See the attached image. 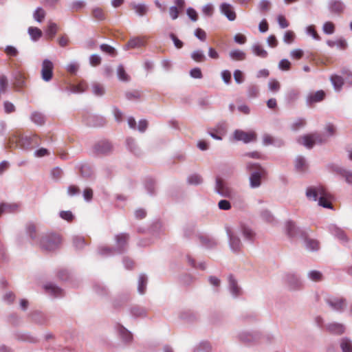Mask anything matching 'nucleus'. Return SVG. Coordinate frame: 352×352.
Wrapping results in <instances>:
<instances>
[{"label":"nucleus","instance_id":"17","mask_svg":"<svg viewBox=\"0 0 352 352\" xmlns=\"http://www.w3.org/2000/svg\"><path fill=\"white\" fill-rule=\"evenodd\" d=\"M112 144L108 140H100L93 147L94 153L96 155H106L112 151Z\"/></svg>","mask_w":352,"mask_h":352},{"label":"nucleus","instance_id":"16","mask_svg":"<svg viewBox=\"0 0 352 352\" xmlns=\"http://www.w3.org/2000/svg\"><path fill=\"white\" fill-rule=\"evenodd\" d=\"M234 139L236 141H242L247 144L256 140V133L254 132H245L240 129H236L233 133Z\"/></svg>","mask_w":352,"mask_h":352},{"label":"nucleus","instance_id":"54","mask_svg":"<svg viewBox=\"0 0 352 352\" xmlns=\"http://www.w3.org/2000/svg\"><path fill=\"white\" fill-rule=\"evenodd\" d=\"M195 234V226L193 223H188L184 227V236L190 239Z\"/></svg>","mask_w":352,"mask_h":352},{"label":"nucleus","instance_id":"59","mask_svg":"<svg viewBox=\"0 0 352 352\" xmlns=\"http://www.w3.org/2000/svg\"><path fill=\"white\" fill-rule=\"evenodd\" d=\"M92 92L96 96H102L105 93L104 87L99 83L92 85Z\"/></svg>","mask_w":352,"mask_h":352},{"label":"nucleus","instance_id":"11","mask_svg":"<svg viewBox=\"0 0 352 352\" xmlns=\"http://www.w3.org/2000/svg\"><path fill=\"white\" fill-rule=\"evenodd\" d=\"M239 230L245 241L253 243L256 239L255 230L249 224L242 222L239 226Z\"/></svg>","mask_w":352,"mask_h":352},{"label":"nucleus","instance_id":"40","mask_svg":"<svg viewBox=\"0 0 352 352\" xmlns=\"http://www.w3.org/2000/svg\"><path fill=\"white\" fill-rule=\"evenodd\" d=\"M147 282L148 278L146 274H141L139 276L138 283V291L140 294H144L145 293Z\"/></svg>","mask_w":352,"mask_h":352},{"label":"nucleus","instance_id":"46","mask_svg":"<svg viewBox=\"0 0 352 352\" xmlns=\"http://www.w3.org/2000/svg\"><path fill=\"white\" fill-rule=\"evenodd\" d=\"M46 15V12L41 7H38L33 12V19L38 23H42Z\"/></svg>","mask_w":352,"mask_h":352},{"label":"nucleus","instance_id":"64","mask_svg":"<svg viewBox=\"0 0 352 352\" xmlns=\"http://www.w3.org/2000/svg\"><path fill=\"white\" fill-rule=\"evenodd\" d=\"M299 96V91L296 89H290L286 95V99L288 102H294L298 99Z\"/></svg>","mask_w":352,"mask_h":352},{"label":"nucleus","instance_id":"10","mask_svg":"<svg viewBox=\"0 0 352 352\" xmlns=\"http://www.w3.org/2000/svg\"><path fill=\"white\" fill-rule=\"evenodd\" d=\"M326 303L335 311L342 313L347 305L346 300L344 298L329 297L325 299Z\"/></svg>","mask_w":352,"mask_h":352},{"label":"nucleus","instance_id":"27","mask_svg":"<svg viewBox=\"0 0 352 352\" xmlns=\"http://www.w3.org/2000/svg\"><path fill=\"white\" fill-rule=\"evenodd\" d=\"M326 329L331 333L340 336L345 331V326L339 322H331L326 325Z\"/></svg>","mask_w":352,"mask_h":352},{"label":"nucleus","instance_id":"57","mask_svg":"<svg viewBox=\"0 0 352 352\" xmlns=\"http://www.w3.org/2000/svg\"><path fill=\"white\" fill-rule=\"evenodd\" d=\"M307 277L314 282H319L322 279V274L318 270H311L308 272Z\"/></svg>","mask_w":352,"mask_h":352},{"label":"nucleus","instance_id":"26","mask_svg":"<svg viewBox=\"0 0 352 352\" xmlns=\"http://www.w3.org/2000/svg\"><path fill=\"white\" fill-rule=\"evenodd\" d=\"M325 96V93L322 90H319L314 93H310L308 94L306 98V103L307 106H311V104L321 102L323 100Z\"/></svg>","mask_w":352,"mask_h":352},{"label":"nucleus","instance_id":"43","mask_svg":"<svg viewBox=\"0 0 352 352\" xmlns=\"http://www.w3.org/2000/svg\"><path fill=\"white\" fill-rule=\"evenodd\" d=\"M131 6L139 16H144L148 12V7L144 3H131Z\"/></svg>","mask_w":352,"mask_h":352},{"label":"nucleus","instance_id":"7","mask_svg":"<svg viewBox=\"0 0 352 352\" xmlns=\"http://www.w3.org/2000/svg\"><path fill=\"white\" fill-rule=\"evenodd\" d=\"M225 229L228 237L229 246L232 252L239 253L242 248L241 239L236 236V232L232 228L226 225Z\"/></svg>","mask_w":352,"mask_h":352},{"label":"nucleus","instance_id":"23","mask_svg":"<svg viewBox=\"0 0 352 352\" xmlns=\"http://www.w3.org/2000/svg\"><path fill=\"white\" fill-rule=\"evenodd\" d=\"M220 12L229 21H233L236 19V13L233 6L228 3H222L219 6Z\"/></svg>","mask_w":352,"mask_h":352},{"label":"nucleus","instance_id":"1","mask_svg":"<svg viewBox=\"0 0 352 352\" xmlns=\"http://www.w3.org/2000/svg\"><path fill=\"white\" fill-rule=\"evenodd\" d=\"M284 233L291 241L303 240L307 250L309 251H318L320 248L319 242L308 237V228H300L295 221H285L283 226Z\"/></svg>","mask_w":352,"mask_h":352},{"label":"nucleus","instance_id":"51","mask_svg":"<svg viewBox=\"0 0 352 352\" xmlns=\"http://www.w3.org/2000/svg\"><path fill=\"white\" fill-rule=\"evenodd\" d=\"M126 144L128 149L131 152L133 153L135 155H137L140 154L139 148H138L135 141L133 138H128L126 140Z\"/></svg>","mask_w":352,"mask_h":352},{"label":"nucleus","instance_id":"34","mask_svg":"<svg viewBox=\"0 0 352 352\" xmlns=\"http://www.w3.org/2000/svg\"><path fill=\"white\" fill-rule=\"evenodd\" d=\"M251 50L255 56L260 58H265L268 56L267 52L258 43L253 44Z\"/></svg>","mask_w":352,"mask_h":352},{"label":"nucleus","instance_id":"47","mask_svg":"<svg viewBox=\"0 0 352 352\" xmlns=\"http://www.w3.org/2000/svg\"><path fill=\"white\" fill-rule=\"evenodd\" d=\"M203 182L201 176L199 174L194 173L189 175L187 178V183L190 185L197 186Z\"/></svg>","mask_w":352,"mask_h":352},{"label":"nucleus","instance_id":"22","mask_svg":"<svg viewBox=\"0 0 352 352\" xmlns=\"http://www.w3.org/2000/svg\"><path fill=\"white\" fill-rule=\"evenodd\" d=\"M146 37L145 36H134L129 39L128 43L124 45V50L139 48L145 46Z\"/></svg>","mask_w":352,"mask_h":352},{"label":"nucleus","instance_id":"3","mask_svg":"<svg viewBox=\"0 0 352 352\" xmlns=\"http://www.w3.org/2000/svg\"><path fill=\"white\" fill-rule=\"evenodd\" d=\"M306 196L309 200L318 201L320 206L324 208H331L332 204L330 201V193L322 186L317 187L310 186L306 190Z\"/></svg>","mask_w":352,"mask_h":352},{"label":"nucleus","instance_id":"20","mask_svg":"<svg viewBox=\"0 0 352 352\" xmlns=\"http://www.w3.org/2000/svg\"><path fill=\"white\" fill-rule=\"evenodd\" d=\"M286 281L290 289L298 290L300 289L302 286V282L298 274L289 273L286 276Z\"/></svg>","mask_w":352,"mask_h":352},{"label":"nucleus","instance_id":"52","mask_svg":"<svg viewBox=\"0 0 352 352\" xmlns=\"http://www.w3.org/2000/svg\"><path fill=\"white\" fill-rule=\"evenodd\" d=\"M145 188L148 194L153 195L155 194V182L153 179L148 178L146 179L144 183Z\"/></svg>","mask_w":352,"mask_h":352},{"label":"nucleus","instance_id":"9","mask_svg":"<svg viewBox=\"0 0 352 352\" xmlns=\"http://www.w3.org/2000/svg\"><path fill=\"white\" fill-rule=\"evenodd\" d=\"M328 168L332 172L339 175L349 185H352V170L339 166L336 164H330Z\"/></svg>","mask_w":352,"mask_h":352},{"label":"nucleus","instance_id":"12","mask_svg":"<svg viewBox=\"0 0 352 352\" xmlns=\"http://www.w3.org/2000/svg\"><path fill=\"white\" fill-rule=\"evenodd\" d=\"M208 134L213 139L217 140H221L223 136L227 133V124L224 121L218 122L214 127L208 129Z\"/></svg>","mask_w":352,"mask_h":352},{"label":"nucleus","instance_id":"49","mask_svg":"<svg viewBox=\"0 0 352 352\" xmlns=\"http://www.w3.org/2000/svg\"><path fill=\"white\" fill-rule=\"evenodd\" d=\"M87 244L83 236H74L73 237V245L76 250H82Z\"/></svg>","mask_w":352,"mask_h":352},{"label":"nucleus","instance_id":"21","mask_svg":"<svg viewBox=\"0 0 352 352\" xmlns=\"http://www.w3.org/2000/svg\"><path fill=\"white\" fill-rule=\"evenodd\" d=\"M228 290L234 298H238L242 294V289L238 285L237 280L233 275L230 274L228 276Z\"/></svg>","mask_w":352,"mask_h":352},{"label":"nucleus","instance_id":"58","mask_svg":"<svg viewBox=\"0 0 352 352\" xmlns=\"http://www.w3.org/2000/svg\"><path fill=\"white\" fill-rule=\"evenodd\" d=\"M129 299L127 295L120 296L118 298L114 299L113 301V307L115 309H118L124 305Z\"/></svg>","mask_w":352,"mask_h":352},{"label":"nucleus","instance_id":"50","mask_svg":"<svg viewBox=\"0 0 352 352\" xmlns=\"http://www.w3.org/2000/svg\"><path fill=\"white\" fill-rule=\"evenodd\" d=\"M259 88L255 84H250L247 87V94L248 98H254L258 96Z\"/></svg>","mask_w":352,"mask_h":352},{"label":"nucleus","instance_id":"5","mask_svg":"<svg viewBox=\"0 0 352 352\" xmlns=\"http://www.w3.org/2000/svg\"><path fill=\"white\" fill-rule=\"evenodd\" d=\"M16 141L17 146L24 150H31L34 147L39 145V138L37 135H33L30 136H20L14 135L9 140L8 144H12Z\"/></svg>","mask_w":352,"mask_h":352},{"label":"nucleus","instance_id":"41","mask_svg":"<svg viewBox=\"0 0 352 352\" xmlns=\"http://www.w3.org/2000/svg\"><path fill=\"white\" fill-rule=\"evenodd\" d=\"M87 87V84L85 81H80L77 85H72L69 91L73 94H82L85 91Z\"/></svg>","mask_w":352,"mask_h":352},{"label":"nucleus","instance_id":"38","mask_svg":"<svg viewBox=\"0 0 352 352\" xmlns=\"http://www.w3.org/2000/svg\"><path fill=\"white\" fill-rule=\"evenodd\" d=\"M77 168L79 169L80 175L85 178H89L93 175L92 168L88 164H80L77 166Z\"/></svg>","mask_w":352,"mask_h":352},{"label":"nucleus","instance_id":"35","mask_svg":"<svg viewBox=\"0 0 352 352\" xmlns=\"http://www.w3.org/2000/svg\"><path fill=\"white\" fill-rule=\"evenodd\" d=\"M28 33L33 42H37L43 36L42 31L36 27H29Z\"/></svg>","mask_w":352,"mask_h":352},{"label":"nucleus","instance_id":"24","mask_svg":"<svg viewBox=\"0 0 352 352\" xmlns=\"http://www.w3.org/2000/svg\"><path fill=\"white\" fill-rule=\"evenodd\" d=\"M45 292L54 298H59L64 296V291L56 285L50 283L44 285Z\"/></svg>","mask_w":352,"mask_h":352},{"label":"nucleus","instance_id":"39","mask_svg":"<svg viewBox=\"0 0 352 352\" xmlns=\"http://www.w3.org/2000/svg\"><path fill=\"white\" fill-rule=\"evenodd\" d=\"M58 25L54 22H49L45 30V36L47 39H53L58 31Z\"/></svg>","mask_w":352,"mask_h":352},{"label":"nucleus","instance_id":"13","mask_svg":"<svg viewBox=\"0 0 352 352\" xmlns=\"http://www.w3.org/2000/svg\"><path fill=\"white\" fill-rule=\"evenodd\" d=\"M236 338L241 342L252 343L260 338V333L254 331H241L236 333Z\"/></svg>","mask_w":352,"mask_h":352},{"label":"nucleus","instance_id":"14","mask_svg":"<svg viewBox=\"0 0 352 352\" xmlns=\"http://www.w3.org/2000/svg\"><path fill=\"white\" fill-rule=\"evenodd\" d=\"M327 10L331 15L340 16L346 10V5L342 0H329Z\"/></svg>","mask_w":352,"mask_h":352},{"label":"nucleus","instance_id":"56","mask_svg":"<svg viewBox=\"0 0 352 352\" xmlns=\"http://www.w3.org/2000/svg\"><path fill=\"white\" fill-rule=\"evenodd\" d=\"M305 125L306 120L302 118H298L292 124L291 129L293 131H298L303 128Z\"/></svg>","mask_w":352,"mask_h":352},{"label":"nucleus","instance_id":"63","mask_svg":"<svg viewBox=\"0 0 352 352\" xmlns=\"http://www.w3.org/2000/svg\"><path fill=\"white\" fill-rule=\"evenodd\" d=\"M342 74L347 85L352 87V72L348 69H343Z\"/></svg>","mask_w":352,"mask_h":352},{"label":"nucleus","instance_id":"28","mask_svg":"<svg viewBox=\"0 0 352 352\" xmlns=\"http://www.w3.org/2000/svg\"><path fill=\"white\" fill-rule=\"evenodd\" d=\"M316 138V134L305 135L298 140V142L307 148H311L315 144Z\"/></svg>","mask_w":352,"mask_h":352},{"label":"nucleus","instance_id":"4","mask_svg":"<svg viewBox=\"0 0 352 352\" xmlns=\"http://www.w3.org/2000/svg\"><path fill=\"white\" fill-rule=\"evenodd\" d=\"M41 248L46 251H54L58 249L62 243V238L56 232H48L40 240Z\"/></svg>","mask_w":352,"mask_h":352},{"label":"nucleus","instance_id":"55","mask_svg":"<svg viewBox=\"0 0 352 352\" xmlns=\"http://www.w3.org/2000/svg\"><path fill=\"white\" fill-rule=\"evenodd\" d=\"M117 75L119 80L122 81L127 82L130 79L122 65H118L117 68Z\"/></svg>","mask_w":352,"mask_h":352},{"label":"nucleus","instance_id":"15","mask_svg":"<svg viewBox=\"0 0 352 352\" xmlns=\"http://www.w3.org/2000/svg\"><path fill=\"white\" fill-rule=\"evenodd\" d=\"M21 204L16 202L0 203V217L4 214H14L19 212Z\"/></svg>","mask_w":352,"mask_h":352},{"label":"nucleus","instance_id":"29","mask_svg":"<svg viewBox=\"0 0 352 352\" xmlns=\"http://www.w3.org/2000/svg\"><path fill=\"white\" fill-rule=\"evenodd\" d=\"M197 236L201 243V245L206 248H212L217 245V241L207 234H198Z\"/></svg>","mask_w":352,"mask_h":352},{"label":"nucleus","instance_id":"31","mask_svg":"<svg viewBox=\"0 0 352 352\" xmlns=\"http://www.w3.org/2000/svg\"><path fill=\"white\" fill-rule=\"evenodd\" d=\"M329 229L330 233L336 237L338 240H340L342 243H345L347 241V237L344 232L340 228H338L336 225L331 224Z\"/></svg>","mask_w":352,"mask_h":352},{"label":"nucleus","instance_id":"2","mask_svg":"<svg viewBox=\"0 0 352 352\" xmlns=\"http://www.w3.org/2000/svg\"><path fill=\"white\" fill-rule=\"evenodd\" d=\"M129 234L120 233L115 236V245L113 248L99 247L98 254L103 256H110L115 254H121L125 252L128 247Z\"/></svg>","mask_w":352,"mask_h":352},{"label":"nucleus","instance_id":"42","mask_svg":"<svg viewBox=\"0 0 352 352\" xmlns=\"http://www.w3.org/2000/svg\"><path fill=\"white\" fill-rule=\"evenodd\" d=\"M307 168V164L305 157L298 156L295 160V168L298 172L302 173Z\"/></svg>","mask_w":352,"mask_h":352},{"label":"nucleus","instance_id":"45","mask_svg":"<svg viewBox=\"0 0 352 352\" xmlns=\"http://www.w3.org/2000/svg\"><path fill=\"white\" fill-rule=\"evenodd\" d=\"M94 291L100 296H104L107 295L108 289L105 285L99 282H96L93 285Z\"/></svg>","mask_w":352,"mask_h":352},{"label":"nucleus","instance_id":"8","mask_svg":"<svg viewBox=\"0 0 352 352\" xmlns=\"http://www.w3.org/2000/svg\"><path fill=\"white\" fill-rule=\"evenodd\" d=\"M114 329L118 339L125 345H130L133 342V334L120 323H116Z\"/></svg>","mask_w":352,"mask_h":352},{"label":"nucleus","instance_id":"19","mask_svg":"<svg viewBox=\"0 0 352 352\" xmlns=\"http://www.w3.org/2000/svg\"><path fill=\"white\" fill-rule=\"evenodd\" d=\"M54 65L49 59H44L42 63L41 77L45 82H49L53 76Z\"/></svg>","mask_w":352,"mask_h":352},{"label":"nucleus","instance_id":"61","mask_svg":"<svg viewBox=\"0 0 352 352\" xmlns=\"http://www.w3.org/2000/svg\"><path fill=\"white\" fill-rule=\"evenodd\" d=\"M4 52L10 57H16L19 55V50L13 45H6Z\"/></svg>","mask_w":352,"mask_h":352},{"label":"nucleus","instance_id":"33","mask_svg":"<svg viewBox=\"0 0 352 352\" xmlns=\"http://www.w3.org/2000/svg\"><path fill=\"white\" fill-rule=\"evenodd\" d=\"M31 319L38 324H45L48 320L45 314L38 311H35L31 314Z\"/></svg>","mask_w":352,"mask_h":352},{"label":"nucleus","instance_id":"44","mask_svg":"<svg viewBox=\"0 0 352 352\" xmlns=\"http://www.w3.org/2000/svg\"><path fill=\"white\" fill-rule=\"evenodd\" d=\"M231 59L234 60H243L245 59L246 54L239 49L231 50L229 53Z\"/></svg>","mask_w":352,"mask_h":352},{"label":"nucleus","instance_id":"60","mask_svg":"<svg viewBox=\"0 0 352 352\" xmlns=\"http://www.w3.org/2000/svg\"><path fill=\"white\" fill-rule=\"evenodd\" d=\"M322 31L325 34H333L335 32V25L331 21L324 23L322 25Z\"/></svg>","mask_w":352,"mask_h":352},{"label":"nucleus","instance_id":"36","mask_svg":"<svg viewBox=\"0 0 352 352\" xmlns=\"http://www.w3.org/2000/svg\"><path fill=\"white\" fill-rule=\"evenodd\" d=\"M212 346L208 341H201L196 344L192 350V352H211Z\"/></svg>","mask_w":352,"mask_h":352},{"label":"nucleus","instance_id":"48","mask_svg":"<svg viewBox=\"0 0 352 352\" xmlns=\"http://www.w3.org/2000/svg\"><path fill=\"white\" fill-rule=\"evenodd\" d=\"M30 119L32 122L37 125H42L45 122V118L43 113L34 111L31 114Z\"/></svg>","mask_w":352,"mask_h":352},{"label":"nucleus","instance_id":"53","mask_svg":"<svg viewBox=\"0 0 352 352\" xmlns=\"http://www.w3.org/2000/svg\"><path fill=\"white\" fill-rule=\"evenodd\" d=\"M191 58L196 62H203L206 60V56L201 50H196L190 54Z\"/></svg>","mask_w":352,"mask_h":352},{"label":"nucleus","instance_id":"32","mask_svg":"<svg viewBox=\"0 0 352 352\" xmlns=\"http://www.w3.org/2000/svg\"><path fill=\"white\" fill-rule=\"evenodd\" d=\"M330 80L336 91L339 92L342 90L344 82L343 77L337 74H333L330 77Z\"/></svg>","mask_w":352,"mask_h":352},{"label":"nucleus","instance_id":"6","mask_svg":"<svg viewBox=\"0 0 352 352\" xmlns=\"http://www.w3.org/2000/svg\"><path fill=\"white\" fill-rule=\"evenodd\" d=\"M254 166H256V168L250 175V186L252 188H256L261 186V177L265 174V170L258 164L252 163L247 164V168L250 170Z\"/></svg>","mask_w":352,"mask_h":352},{"label":"nucleus","instance_id":"30","mask_svg":"<svg viewBox=\"0 0 352 352\" xmlns=\"http://www.w3.org/2000/svg\"><path fill=\"white\" fill-rule=\"evenodd\" d=\"M129 312L133 318H145L147 315L145 308L139 305L131 306L129 309Z\"/></svg>","mask_w":352,"mask_h":352},{"label":"nucleus","instance_id":"62","mask_svg":"<svg viewBox=\"0 0 352 352\" xmlns=\"http://www.w3.org/2000/svg\"><path fill=\"white\" fill-rule=\"evenodd\" d=\"M241 320L244 322H252L258 320L257 316L253 313L243 314L241 316Z\"/></svg>","mask_w":352,"mask_h":352},{"label":"nucleus","instance_id":"37","mask_svg":"<svg viewBox=\"0 0 352 352\" xmlns=\"http://www.w3.org/2000/svg\"><path fill=\"white\" fill-rule=\"evenodd\" d=\"M340 347L342 352H351L352 351V340L347 338H342L339 340Z\"/></svg>","mask_w":352,"mask_h":352},{"label":"nucleus","instance_id":"18","mask_svg":"<svg viewBox=\"0 0 352 352\" xmlns=\"http://www.w3.org/2000/svg\"><path fill=\"white\" fill-rule=\"evenodd\" d=\"M214 191L223 197L230 198L232 196L231 190L227 186L224 181L219 177L216 178Z\"/></svg>","mask_w":352,"mask_h":352},{"label":"nucleus","instance_id":"25","mask_svg":"<svg viewBox=\"0 0 352 352\" xmlns=\"http://www.w3.org/2000/svg\"><path fill=\"white\" fill-rule=\"evenodd\" d=\"M83 119L85 123L90 126H101L105 123V119L103 117L96 115H87Z\"/></svg>","mask_w":352,"mask_h":352}]
</instances>
